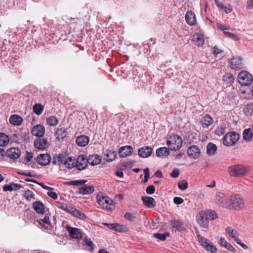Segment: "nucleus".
I'll use <instances>...</instances> for the list:
<instances>
[{
    "mask_svg": "<svg viewBox=\"0 0 253 253\" xmlns=\"http://www.w3.org/2000/svg\"><path fill=\"white\" fill-rule=\"evenodd\" d=\"M250 169L242 165L231 166L228 168V172L232 176L239 177L246 175L249 172Z\"/></svg>",
    "mask_w": 253,
    "mask_h": 253,
    "instance_id": "obj_1",
    "label": "nucleus"
},
{
    "mask_svg": "<svg viewBox=\"0 0 253 253\" xmlns=\"http://www.w3.org/2000/svg\"><path fill=\"white\" fill-rule=\"evenodd\" d=\"M182 140L180 136L172 134L168 137L167 144L171 151H177L182 146Z\"/></svg>",
    "mask_w": 253,
    "mask_h": 253,
    "instance_id": "obj_2",
    "label": "nucleus"
},
{
    "mask_svg": "<svg viewBox=\"0 0 253 253\" xmlns=\"http://www.w3.org/2000/svg\"><path fill=\"white\" fill-rule=\"evenodd\" d=\"M97 200L98 204L107 211H112L115 208L114 201L107 196L98 195Z\"/></svg>",
    "mask_w": 253,
    "mask_h": 253,
    "instance_id": "obj_3",
    "label": "nucleus"
},
{
    "mask_svg": "<svg viewBox=\"0 0 253 253\" xmlns=\"http://www.w3.org/2000/svg\"><path fill=\"white\" fill-rule=\"evenodd\" d=\"M239 138V134L235 131L228 132L223 138V144L226 146H233L238 142Z\"/></svg>",
    "mask_w": 253,
    "mask_h": 253,
    "instance_id": "obj_4",
    "label": "nucleus"
},
{
    "mask_svg": "<svg viewBox=\"0 0 253 253\" xmlns=\"http://www.w3.org/2000/svg\"><path fill=\"white\" fill-rule=\"evenodd\" d=\"M229 198L224 193L218 192L215 196L214 202L216 204L223 208L230 206Z\"/></svg>",
    "mask_w": 253,
    "mask_h": 253,
    "instance_id": "obj_5",
    "label": "nucleus"
},
{
    "mask_svg": "<svg viewBox=\"0 0 253 253\" xmlns=\"http://www.w3.org/2000/svg\"><path fill=\"white\" fill-rule=\"evenodd\" d=\"M197 237L199 242L200 243L201 246L207 251L212 253H215L217 252L216 248L212 243L210 242L207 239L204 238L201 235H198Z\"/></svg>",
    "mask_w": 253,
    "mask_h": 253,
    "instance_id": "obj_6",
    "label": "nucleus"
},
{
    "mask_svg": "<svg viewBox=\"0 0 253 253\" xmlns=\"http://www.w3.org/2000/svg\"><path fill=\"white\" fill-rule=\"evenodd\" d=\"M253 81L252 75L246 71L240 72L238 75V82L242 85H248Z\"/></svg>",
    "mask_w": 253,
    "mask_h": 253,
    "instance_id": "obj_7",
    "label": "nucleus"
},
{
    "mask_svg": "<svg viewBox=\"0 0 253 253\" xmlns=\"http://www.w3.org/2000/svg\"><path fill=\"white\" fill-rule=\"evenodd\" d=\"M4 154L10 159H16L20 156L21 151L18 148H11L5 152L3 149L1 148V156L3 157Z\"/></svg>",
    "mask_w": 253,
    "mask_h": 253,
    "instance_id": "obj_8",
    "label": "nucleus"
},
{
    "mask_svg": "<svg viewBox=\"0 0 253 253\" xmlns=\"http://www.w3.org/2000/svg\"><path fill=\"white\" fill-rule=\"evenodd\" d=\"M229 201L230 206L236 210L241 209L244 207L243 200L238 195L231 196Z\"/></svg>",
    "mask_w": 253,
    "mask_h": 253,
    "instance_id": "obj_9",
    "label": "nucleus"
},
{
    "mask_svg": "<svg viewBox=\"0 0 253 253\" xmlns=\"http://www.w3.org/2000/svg\"><path fill=\"white\" fill-rule=\"evenodd\" d=\"M37 222L43 230L48 232L51 231L52 229L49 216L47 214L45 215L43 218L40 219Z\"/></svg>",
    "mask_w": 253,
    "mask_h": 253,
    "instance_id": "obj_10",
    "label": "nucleus"
},
{
    "mask_svg": "<svg viewBox=\"0 0 253 253\" xmlns=\"http://www.w3.org/2000/svg\"><path fill=\"white\" fill-rule=\"evenodd\" d=\"M196 220L199 225L203 228H207L208 226L207 212L202 211L196 215Z\"/></svg>",
    "mask_w": 253,
    "mask_h": 253,
    "instance_id": "obj_11",
    "label": "nucleus"
},
{
    "mask_svg": "<svg viewBox=\"0 0 253 253\" xmlns=\"http://www.w3.org/2000/svg\"><path fill=\"white\" fill-rule=\"evenodd\" d=\"M66 229L72 238L76 239L82 238L83 232L81 229L69 226H67Z\"/></svg>",
    "mask_w": 253,
    "mask_h": 253,
    "instance_id": "obj_12",
    "label": "nucleus"
},
{
    "mask_svg": "<svg viewBox=\"0 0 253 253\" xmlns=\"http://www.w3.org/2000/svg\"><path fill=\"white\" fill-rule=\"evenodd\" d=\"M76 167L79 170L85 169L87 166V160L85 155H81L76 160Z\"/></svg>",
    "mask_w": 253,
    "mask_h": 253,
    "instance_id": "obj_13",
    "label": "nucleus"
},
{
    "mask_svg": "<svg viewBox=\"0 0 253 253\" xmlns=\"http://www.w3.org/2000/svg\"><path fill=\"white\" fill-rule=\"evenodd\" d=\"M34 145L37 149L40 150H45L49 146L47 140L44 138L37 139L34 142Z\"/></svg>",
    "mask_w": 253,
    "mask_h": 253,
    "instance_id": "obj_14",
    "label": "nucleus"
},
{
    "mask_svg": "<svg viewBox=\"0 0 253 253\" xmlns=\"http://www.w3.org/2000/svg\"><path fill=\"white\" fill-rule=\"evenodd\" d=\"M187 155L193 159H198L201 154L200 149L196 145L190 146L187 150Z\"/></svg>",
    "mask_w": 253,
    "mask_h": 253,
    "instance_id": "obj_15",
    "label": "nucleus"
},
{
    "mask_svg": "<svg viewBox=\"0 0 253 253\" xmlns=\"http://www.w3.org/2000/svg\"><path fill=\"white\" fill-rule=\"evenodd\" d=\"M51 161V157L47 154H41L37 158V162L41 166H46L49 164Z\"/></svg>",
    "mask_w": 253,
    "mask_h": 253,
    "instance_id": "obj_16",
    "label": "nucleus"
},
{
    "mask_svg": "<svg viewBox=\"0 0 253 253\" xmlns=\"http://www.w3.org/2000/svg\"><path fill=\"white\" fill-rule=\"evenodd\" d=\"M133 148L131 146L121 147L119 150V155L121 158H126L132 155Z\"/></svg>",
    "mask_w": 253,
    "mask_h": 253,
    "instance_id": "obj_17",
    "label": "nucleus"
},
{
    "mask_svg": "<svg viewBox=\"0 0 253 253\" xmlns=\"http://www.w3.org/2000/svg\"><path fill=\"white\" fill-rule=\"evenodd\" d=\"M31 133L33 135L42 137L45 133V128L41 125H37L33 127Z\"/></svg>",
    "mask_w": 253,
    "mask_h": 253,
    "instance_id": "obj_18",
    "label": "nucleus"
},
{
    "mask_svg": "<svg viewBox=\"0 0 253 253\" xmlns=\"http://www.w3.org/2000/svg\"><path fill=\"white\" fill-rule=\"evenodd\" d=\"M152 151L151 147L145 146L138 150V154L140 157L147 158L151 155Z\"/></svg>",
    "mask_w": 253,
    "mask_h": 253,
    "instance_id": "obj_19",
    "label": "nucleus"
},
{
    "mask_svg": "<svg viewBox=\"0 0 253 253\" xmlns=\"http://www.w3.org/2000/svg\"><path fill=\"white\" fill-rule=\"evenodd\" d=\"M186 22L189 25H194L196 22V16L192 11H188L185 16Z\"/></svg>",
    "mask_w": 253,
    "mask_h": 253,
    "instance_id": "obj_20",
    "label": "nucleus"
},
{
    "mask_svg": "<svg viewBox=\"0 0 253 253\" xmlns=\"http://www.w3.org/2000/svg\"><path fill=\"white\" fill-rule=\"evenodd\" d=\"M9 123L15 126H20L23 121V118L18 115H11L9 119Z\"/></svg>",
    "mask_w": 253,
    "mask_h": 253,
    "instance_id": "obj_21",
    "label": "nucleus"
},
{
    "mask_svg": "<svg viewBox=\"0 0 253 253\" xmlns=\"http://www.w3.org/2000/svg\"><path fill=\"white\" fill-rule=\"evenodd\" d=\"M242 66V60L239 57H233L230 61V67L233 69H238Z\"/></svg>",
    "mask_w": 253,
    "mask_h": 253,
    "instance_id": "obj_22",
    "label": "nucleus"
},
{
    "mask_svg": "<svg viewBox=\"0 0 253 253\" xmlns=\"http://www.w3.org/2000/svg\"><path fill=\"white\" fill-rule=\"evenodd\" d=\"M66 158V156L63 154H56L53 157L52 163L54 165H64Z\"/></svg>",
    "mask_w": 253,
    "mask_h": 253,
    "instance_id": "obj_23",
    "label": "nucleus"
},
{
    "mask_svg": "<svg viewBox=\"0 0 253 253\" xmlns=\"http://www.w3.org/2000/svg\"><path fill=\"white\" fill-rule=\"evenodd\" d=\"M68 212L75 216L81 219H84L86 217V215L83 212L71 206H70Z\"/></svg>",
    "mask_w": 253,
    "mask_h": 253,
    "instance_id": "obj_24",
    "label": "nucleus"
},
{
    "mask_svg": "<svg viewBox=\"0 0 253 253\" xmlns=\"http://www.w3.org/2000/svg\"><path fill=\"white\" fill-rule=\"evenodd\" d=\"M33 208L38 213L44 214L45 207L42 202L36 201L34 202L33 204Z\"/></svg>",
    "mask_w": 253,
    "mask_h": 253,
    "instance_id": "obj_25",
    "label": "nucleus"
},
{
    "mask_svg": "<svg viewBox=\"0 0 253 253\" xmlns=\"http://www.w3.org/2000/svg\"><path fill=\"white\" fill-rule=\"evenodd\" d=\"M192 41L198 46H202L205 42L203 35L199 33H196L193 36Z\"/></svg>",
    "mask_w": 253,
    "mask_h": 253,
    "instance_id": "obj_26",
    "label": "nucleus"
},
{
    "mask_svg": "<svg viewBox=\"0 0 253 253\" xmlns=\"http://www.w3.org/2000/svg\"><path fill=\"white\" fill-rule=\"evenodd\" d=\"M88 164L95 166L99 164L101 161V157L98 155H90L87 159Z\"/></svg>",
    "mask_w": 253,
    "mask_h": 253,
    "instance_id": "obj_27",
    "label": "nucleus"
},
{
    "mask_svg": "<svg viewBox=\"0 0 253 253\" xmlns=\"http://www.w3.org/2000/svg\"><path fill=\"white\" fill-rule=\"evenodd\" d=\"M142 200L143 204L148 208H152L156 206V202L152 197L143 196L142 197Z\"/></svg>",
    "mask_w": 253,
    "mask_h": 253,
    "instance_id": "obj_28",
    "label": "nucleus"
},
{
    "mask_svg": "<svg viewBox=\"0 0 253 253\" xmlns=\"http://www.w3.org/2000/svg\"><path fill=\"white\" fill-rule=\"evenodd\" d=\"M89 142V138L85 135H81L77 138L76 143L81 147H84Z\"/></svg>",
    "mask_w": 253,
    "mask_h": 253,
    "instance_id": "obj_29",
    "label": "nucleus"
},
{
    "mask_svg": "<svg viewBox=\"0 0 253 253\" xmlns=\"http://www.w3.org/2000/svg\"><path fill=\"white\" fill-rule=\"evenodd\" d=\"M215 2L217 6L224 10L225 13H229L232 11L231 6L229 4H224L218 0H215Z\"/></svg>",
    "mask_w": 253,
    "mask_h": 253,
    "instance_id": "obj_30",
    "label": "nucleus"
},
{
    "mask_svg": "<svg viewBox=\"0 0 253 253\" xmlns=\"http://www.w3.org/2000/svg\"><path fill=\"white\" fill-rule=\"evenodd\" d=\"M217 146L215 144L210 142L207 146V154L208 156H212L215 155L217 151Z\"/></svg>",
    "mask_w": 253,
    "mask_h": 253,
    "instance_id": "obj_31",
    "label": "nucleus"
},
{
    "mask_svg": "<svg viewBox=\"0 0 253 253\" xmlns=\"http://www.w3.org/2000/svg\"><path fill=\"white\" fill-rule=\"evenodd\" d=\"M94 192V187L88 185L79 189L78 193L83 195L91 194Z\"/></svg>",
    "mask_w": 253,
    "mask_h": 253,
    "instance_id": "obj_32",
    "label": "nucleus"
},
{
    "mask_svg": "<svg viewBox=\"0 0 253 253\" xmlns=\"http://www.w3.org/2000/svg\"><path fill=\"white\" fill-rule=\"evenodd\" d=\"M76 159L72 157H66L64 166L67 169H71L76 166Z\"/></svg>",
    "mask_w": 253,
    "mask_h": 253,
    "instance_id": "obj_33",
    "label": "nucleus"
},
{
    "mask_svg": "<svg viewBox=\"0 0 253 253\" xmlns=\"http://www.w3.org/2000/svg\"><path fill=\"white\" fill-rule=\"evenodd\" d=\"M222 80L227 85H231L234 82V78L232 74L226 73L223 76Z\"/></svg>",
    "mask_w": 253,
    "mask_h": 253,
    "instance_id": "obj_34",
    "label": "nucleus"
},
{
    "mask_svg": "<svg viewBox=\"0 0 253 253\" xmlns=\"http://www.w3.org/2000/svg\"><path fill=\"white\" fill-rule=\"evenodd\" d=\"M226 231L229 235L230 236H231L232 238L234 239L235 242L239 241V234L236 230L233 229L232 227L229 226L226 228Z\"/></svg>",
    "mask_w": 253,
    "mask_h": 253,
    "instance_id": "obj_35",
    "label": "nucleus"
},
{
    "mask_svg": "<svg viewBox=\"0 0 253 253\" xmlns=\"http://www.w3.org/2000/svg\"><path fill=\"white\" fill-rule=\"evenodd\" d=\"M251 128L245 129L243 133V137L245 141H251L253 138V133Z\"/></svg>",
    "mask_w": 253,
    "mask_h": 253,
    "instance_id": "obj_36",
    "label": "nucleus"
},
{
    "mask_svg": "<svg viewBox=\"0 0 253 253\" xmlns=\"http://www.w3.org/2000/svg\"><path fill=\"white\" fill-rule=\"evenodd\" d=\"M156 155L158 157H167L169 154V149L166 147H163L158 149L156 150Z\"/></svg>",
    "mask_w": 253,
    "mask_h": 253,
    "instance_id": "obj_37",
    "label": "nucleus"
},
{
    "mask_svg": "<svg viewBox=\"0 0 253 253\" xmlns=\"http://www.w3.org/2000/svg\"><path fill=\"white\" fill-rule=\"evenodd\" d=\"M104 154L106 157V160L107 162H112L117 156L116 152L112 150H106Z\"/></svg>",
    "mask_w": 253,
    "mask_h": 253,
    "instance_id": "obj_38",
    "label": "nucleus"
},
{
    "mask_svg": "<svg viewBox=\"0 0 253 253\" xmlns=\"http://www.w3.org/2000/svg\"><path fill=\"white\" fill-rule=\"evenodd\" d=\"M226 124L222 123L215 130V134L218 136H221L226 132Z\"/></svg>",
    "mask_w": 253,
    "mask_h": 253,
    "instance_id": "obj_39",
    "label": "nucleus"
},
{
    "mask_svg": "<svg viewBox=\"0 0 253 253\" xmlns=\"http://www.w3.org/2000/svg\"><path fill=\"white\" fill-rule=\"evenodd\" d=\"M58 119L55 116H51L46 118V123L50 126H55L58 124Z\"/></svg>",
    "mask_w": 253,
    "mask_h": 253,
    "instance_id": "obj_40",
    "label": "nucleus"
},
{
    "mask_svg": "<svg viewBox=\"0 0 253 253\" xmlns=\"http://www.w3.org/2000/svg\"><path fill=\"white\" fill-rule=\"evenodd\" d=\"M202 121L203 125L207 127L210 126L213 123V120L212 118L208 114H206L203 118V120H202Z\"/></svg>",
    "mask_w": 253,
    "mask_h": 253,
    "instance_id": "obj_41",
    "label": "nucleus"
},
{
    "mask_svg": "<svg viewBox=\"0 0 253 253\" xmlns=\"http://www.w3.org/2000/svg\"><path fill=\"white\" fill-rule=\"evenodd\" d=\"M8 135L4 133L1 132V146H6L9 142Z\"/></svg>",
    "mask_w": 253,
    "mask_h": 253,
    "instance_id": "obj_42",
    "label": "nucleus"
},
{
    "mask_svg": "<svg viewBox=\"0 0 253 253\" xmlns=\"http://www.w3.org/2000/svg\"><path fill=\"white\" fill-rule=\"evenodd\" d=\"M33 112L35 114L40 115L42 113L43 110V107L41 104L36 103L33 106Z\"/></svg>",
    "mask_w": 253,
    "mask_h": 253,
    "instance_id": "obj_43",
    "label": "nucleus"
},
{
    "mask_svg": "<svg viewBox=\"0 0 253 253\" xmlns=\"http://www.w3.org/2000/svg\"><path fill=\"white\" fill-rule=\"evenodd\" d=\"M169 236L170 234L169 232H166L164 234L157 233L154 234V237L155 238L158 239L162 241H165L166 238L169 237Z\"/></svg>",
    "mask_w": 253,
    "mask_h": 253,
    "instance_id": "obj_44",
    "label": "nucleus"
},
{
    "mask_svg": "<svg viewBox=\"0 0 253 253\" xmlns=\"http://www.w3.org/2000/svg\"><path fill=\"white\" fill-rule=\"evenodd\" d=\"M171 225L177 230H181L183 229V223L180 221H171Z\"/></svg>",
    "mask_w": 253,
    "mask_h": 253,
    "instance_id": "obj_45",
    "label": "nucleus"
},
{
    "mask_svg": "<svg viewBox=\"0 0 253 253\" xmlns=\"http://www.w3.org/2000/svg\"><path fill=\"white\" fill-rule=\"evenodd\" d=\"M114 231L119 232H126L128 231V229L124 225L115 223Z\"/></svg>",
    "mask_w": 253,
    "mask_h": 253,
    "instance_id": "obj_46",
    "label": "nucleus"
},
{
    "mask_svg": "<svg viewBox=\"0 0 253 253\" xmlns=\"http://www.w3.org/2000/svg\"><path fill=\"white\" fill-rule=\"evenodd\" d=\"M24 196L26 200L29 201L35 199L34 193L29 189L24 191Z\"/></svg>",
    "mask_w": 253,
    "mask_h": 253,
    "instance_id": "obj_47",
    "label": "nucleus"
},
{
    "mask_svg": "<svg viewBox=\"0 0 253 253\" xmlns=\"http://www.w3.org/2000/svg\"><path fill=\"white\" fill-rule=\"evenodd\" d=\"M56 205L58 208H59L67 212H68L69 208L70 206L66 203H62V202H57Z\"/></svg>",
    "mask_w": 253,
    "mask_h": 253,
    "instance_id": "obj_48",
    "label": "nucleus"
},
{
    "mask_svg": "<svg viewBox=\"0 0 253 253\" xmlns=\"http://www.w3.org/2000/svg\"><path fill=\"white\" fill-rule=\"evenodd\" d=\"M223 34L225 36L227 37H229V38L233 40L234 41H238L239 40V38L235 34L230 33L228 31H224Z\"/></svg>",
    "mask_w": 253,
    "mask_h": 253,
    "instance_id": "obj_49",
    "label": "nucleus"
},
{
    "mask_svg": "<svg viewBox=\"0 0 253 253\" xmlns=\"http://www.w3.org/2000/svg\"><path fill=\"white\" fill-rule=\"evenodd\" d=\"M87 182L86 180L82 179L78 180H73L70 181L69 183L73 185H83Z\"/></svg>",
    "mask_w": 253,
    "mask_h": 253,
    "instance_id": "obj_50",
    "label": "nucleus"
},
{
    "mask_svg": "<svg viewBox=\"0 0 253 253\" xmlns=\"http://www.w3.org/2000/svg\"><path fill=\"white\" fill-rule=\"evenodd\" d=\"M246 115H251L253 113V105L252 104H248L245 110Z\"/></svg>",
    "mask_w": 253,
    "mask_h": 253,
    "instance_id": "obj_51",
    "label": "nucleus"
},
{
    "mask_svg": "<svg viewBox=\"0 0 253 253\" xmlns=\"http://www.w3.org/2000/svg\"><path fill=\"white\" fill-rule=\"evenodd\" d=\"M178 188L181 190H185L188 187V183L186 181L183 180L178 182Z\"/></svg>",
    "mask_w": 253,
    "mask_h": 253,
    "instance_id": "obj_52",
    "label": "nucleus"
},
{
    "mask_svg": "<svg viewBox=\"0 0 253 253\" xmlns=\"http://www.w3.org/2000/svg\"><path fill=\"white\" fill-rule=\"evenodd\" d=\"M207 212V216H209L211 220H214L217 217V214L215 211H208Z\"/></svg>",
    "mask_w": 253,
    "mask_h": 253,
    "instance_id": "obj_53",
    "label": "nucleus"
},
{
    "mask_svg": "<svg viewBox=\"0 0 253 253\" xmlns=\"http://www.w3.org/2000/svg\"><path fill=\"white\" fill-rule=\"evenodd\" d=\"M85 244L90 248L89 251L92 252L94 249V245L90 239L85 238L84 240Z\"/></svg>",
    "mask_w": 253,
    "mask_h": 253,
    "instance_id": "obj_54",
    "label": "nucleus"
},
{
    "mask_svg": "<svg viewBox=\"0 0 253 253\" xmlns=\"http://www.w3.org/2000/svg\"><path fill=\"white\" fill-rule=\"evenodd\" d=\"M124 217L126 219L129 221H133L136 218L133 214L128 212L125 213Z\"/></svg>",
    "mask_w": 253,
    "mask_h": 253,
    "instance_id": "obj_55",
    "label": "nucleus"
},
{
    "mask_svg": "<svg viewBox=\"0 0 253 253\" xmlns=\"http://www.w3.org/2000/svg\"><path fill=\"white\" fill-rule=\"evenodd\" d=\"M148 194H153L155 191V188L153 185L148 186L146 190Z\"/></svg>",
    "mask_w": 253,
    "mask_h": 253,
    "instance_id": "obj_56",
    "label": "nucleus"
},
{
    "mask_svg": "<svg viewBox=\"0 0 253 253\" xmlns=\"http://www.w3.org/2000/svg\"><path fill=\"white\" fill-rule=\"evenodd\" d=\"M47 195L54 200L57 199L58 196L56 193L52 191L51 190H49L47 192Z\"/></svg>",
    "mask_w": 253,
    "mask_h": 253,
    "instance_id": "obj_57",
    "label": "nucleus"
},
{
    "mask_svg": "<svg viewBox=\"0 0 253 253\" xmlns=\"http://www.w3.org/2000/svg\"><path fill=\"white\" fill-rule=\"evenodd\" d=\"M179 174V170L178 169H174L170 173L172 177L176 178Z\"/></svg>",
    "mask_w": 253,
    "mask_h": 253,
    "instance_id": "obj_58",
    "label": "nucleus"
},
{
    "mask_svg": "<svg viewBox=\"0 0 253 253\" xmlns=\"http://www.w3.org/2000/svg\"><path fill=\"white\" fill-rule=\"evenodd\" d=\"M144 182H146L148 181V178L149 177V169L148 168H146L144 169Z\"/></svg>",
    "mask_w": 253,
    "mask_h": 253,
    "instance_id": "obj_59",
    "label": "nucleus"
},
{
    "mask_svg": "<svg viewBox=\"0 0 253 253\" xmlns=\"http://www.w3.org/2000/svg\"><path fill=\"white\" fill-rule=\"evenodd\" d=\"M183 202V199L180 197H175L173 199V202L175 204H181Z\"/></svg>",
    "mask_w": 253,
    "mask_h": 253,
    "instance_id": "obj_60",
    "label": "nucleus"
},
{
    "mask_svg": "<svg viewBox=\"0 0 253 253\" xmlns=\"http://www.w3.org/2000/svg\"><path fill=\"white\" fill-rule=\"evenodd\" d=\"M3 190L4 191H12L14 190V187H13V184L12 185H5L3 187Z\"/></svg>",
    "mask_w": 253,
    "mask_h": 253,
    "instance_id": "obj_61",
    "label": "nucleus"
},
{
    "mask_svg": "<svg viewBox=\"0 0 253 253\" xmlns=\"http://www.w3.org/2000/svg\"><path fill=\"white\" fill-rule=\"evenodd\" d=\"M216 25L218 28H219L222 31H223V32L225 31L226 30L229 29V27H227L226 25H224L220 23H217Z\"/></svg>",
    "mask_w": 253,
    "mask_h": 253,
    "instance_id": "obj_62",
    "label": "nucleus"
},
{
    "mask_svg": "<svg viewBox=\"0 0 253 253\" xmlns=\"http://www.w3.org/2000/svg\"><path fill=\"white\" fill-rule=\"evenodd\" d=\"M133 165V162H130V161H128V162H123L122 164V166L123 167H124L126 168H131Z\"/></svg>",
    "mask_w": 253,
    "mask_h": 253,
    "instance_id": "obj_63",
    "label": "nucleus"
},
{
    "mask_svg": "<svg viewBox=\"0 0 253 253\" xmlns=\"http://www.w3.org/2000/svg\"><path fill=\"white\" fill-rule=\"evenodd\" d=\"M218 243L221 246L225 247L228 243L224 238H220L218 241Z\"/></svg>",
    "mask_w": 253,
    "mask_h": 253,
    "instance_id": "obj_64",
    "label": "nucleus"
}]
</instances>
